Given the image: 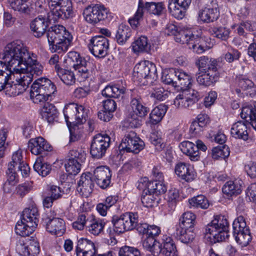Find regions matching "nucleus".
Wrapping results in <instances>:
<instances>
[{"mask_svg":"<svg viewBox=\"0 0 256 256\" xmlns=\"http://www.w3.org/2000/svg\"><path fill=\"white\" fill-rule=\"evenodd\" d=\"M48 6L50 11L47 13L46 16H38L30 22V28L35 37L42 36L52 22L68 19L72 16L71 0H50Z\"/></svg>","mask_w":256,"mask_h":256,"instance_id":"2","label":"nucleus"},{"mask_svg":"<svg viewBox=\"0 0 256 256\" xmlns=\"http://www.w3.org/2000/svg\"><path fill=\"white\" fill-rule=\"evenodd\" d=\"M94 176L96 184L102 188H108L110 184L112 174L108 167L99 166L94 171Z\"/></svg>","mask_w":256,"mask_h":256,"instance_id":"18","label":"nucleus"},{"mask_svg":"<svg viewBox=\"0 0 256 256\" xmlns=\"http://www.w3.org/2000/svg\"><path fill=\"white\" fill-rule=\"evenodd\" d=\"M6 181L17 184L18 179L16 173L14 170V166L12 164H8V168L6 171Z\"/></svg>","mask_w":256,"mask_h":256,"instance_id":"62","label":"nucleus"},{"mask_svg":"<svg viewBox=\"0 0 256 256\" xmlns=\"http://www.w3.org/2000/svg\"><path fill=\"white\" fill-rule=\"evenodd\" d=\"M10 2V6L14 10L26 14H30V8L26 3V0H11Z\"/></svg>","mask_w":256,"mask_h":256,"instance_id":"51","label":"nucleus"},{"mask_svg":"<svg viewBox=\"0 0 256 256\" xmlns=\"http://www.w3.org/2000/svg\"><path fill=\"white\" fill-rule=\"evenodd\" d=\"M67 60L73 62L72 68L80 73L84 79L89 78L96 68L92 60L81 56L79 53L75 51L68 52Z\"/></svg>","mask_w":256,"mask_h":256,"instance_id":"7","label":"nucleus"},{"mask_svg":"<svg viewBox=\"0 0 256 256\" xmlns=\"http://www.w3.org/2000/svg\"><path fill=\"white\" fill-rule=\"evenodd\" d=\"M230 154L229 147L226 145L219 146L214 148L212 150V156L214 159H225L228 157Z\"/></svg>","mask_w":256,"mask_h":256,"instance_id":"50","label":"nucleus"},{"mask_svg":"<svg viewBox=\"0 0 256 256\" xmlns=\"http://www.w3.org/2000/svg\"><path fill=\"white\" fill-rule=\"evenodd\" d=\"M77 104L70 103L66 104L64 110V114L68 126H76Z\"/></svg>","mask_w":256,"mask_h":256,"instance_id":"30","label":"nucleus"},{"mask_svg":"<svg viewBox=\"0 0 256 256\" xmlns=\"http://www.w3.org/2000/svg\"><path fill=\"white\" fill-rule=\"evenodd\" d=\"M178 69L170 68L163 71L162 76V81L166 84L172 85L175 87L177 78Z\"/></svg>","mask_w":256,"mask_h":256,"instance_id":"44","label":"nucleus"},{"mask_svg":"<svg viewBox=\"0 0 256 256\" xmlns=\"http://www.w3.org/2000/svg\"><path fill=\"white\" fill-rule=\"evenodd\" d=\"M196 64L198 67V72L218 70L216 60L212 58L209 59L208 56H200Z\"/></svg>","mask_w":256,"mask_h":256,"instance_id":"38","label":"nucleus"},{"mask_svg":"<svg viewBox=\"0 0 256 256\" xmlns=\"http://www.w3.org/2000/svg\"><path fill=\"white\" fill-rule=\"evenodd\" d=\"M103 109L110 112V113L113 112L116 109V103L115 100L110 98L104 100L103 102Z\"/></svg>","mask_w":256,"mask_h":256,"instance_id":"63","label":"nucleus"},{"mask_svg":"<svg viewBox=\"0 0 256 256\" xmlns=\"http://www.w3.org/2000/svg\"><path fill=\"white\" fill-rule=\"evenodd\" d=\"M122 220H120L117 226L119 232H126L136 229L140 234L147 236L149 226L146 223H141L137 212H127L124 214Z\"/></svg>","mask_w":256,"mask_h":256,"instance_id":"6","label":"nucleus"},{"mask_svg":"<svg viewBox=\"0 0 256 256\" xmlns=\"http://www.w3.org/2000/svg\"><path fill=\"white\" fill-rule=\"evenodd\" d=\"M177 79L175 87L180 88L182 90H184L189 88L192 85V76L182 70H178L177 72Z\"/></svg>","mask_w":256,"mask_h":256,"instance_id":"34","label":"nucleus"},{"mask_svg":"<svg viewBox=\"0 0 256 256\" xmlns=\"http://www.w3.org/2000/svg\"><path fill=\"white\" fill-rule=\"evenodd\" d=\"M198 84L205 87L214 84L220 78V73L218 70L199 72L196 75Z\"/></svg>","mask_w":256,"mask_h":256,"instance_id":"19","label":"nucleus"},{"mask_svg":"<svg viewBox=\"0 0 256 256\" xmlns=\"http://www.w3.org/2000/svg\"><path fill=\"white\" fill-rule=\"evenodd\" d=\"M233 235L236 242L242 246H246L252 240L248 227L243 216H239L232 224Z\"/></svg>","mask_w":256,"mask_h":256,"instance_id":"10","label":"nucleus"},{"mask_svg":"<svg viewBox=\"0 0 256 256\" xmlns=\"http://www.w3.org/2000/svg\"><path fill=\"white\" fill-rule=\"evenodd\" d=\"M36 224L34 222H30L28 224L26 222H20L18 221L16 225L15 230L17 234L22 236H28L32 234L36 229Z\"/></svg>","mask_w":256,"mask_h":256,"instance_id":"37","label":"nucleus"},{"mask_svg":"<svg viewBox=\"0 0 256 256\" xmlns=\"http://www.w3.org/2000/svg\"><path fill=\"white\" fill-rule=\"evenodd\" d=\"M110 142L111 138L108 134H98L95 135L90 144V154L92 156L96 159L104 156Z\"/></svg>","mask_w":256,"mask_h":256,"instance_id":"11","label":"nucleus"},{"mask_svg":"<svg viewBox=\"0 0 256 256\" xmlns=\"http://www.w3.org/2000/svg\"><path fill=\"white\" fill-rule=\"evenodd\" d=\"M94 186L92 174H83L78 182L77 190L82 196L87 198L92 193Z\"/></svg>","mask_w":256,"mask_h":256,"instance_id":"20","label":"nucleus"},{"mask_svg":"<svg viewBox=\"0 0 256 256\" xmlns=\"http://www.w3.org/2000/svg\"><path fill=\"white\" fill-rule=\"evenodd\" d=\"M2 58L16 74L40 76L42 72L43 66L30 56L27 47L20 40L8 43L4 48Z\"/></svg>","mask_w":256,"mask_h":256,"instance_id":"1","label":"nucleus"},{"mask_svg":"<svg viewBox=\"0 0 256 256\" xmlns=\"http://www.w3.org/2000/svg\"><path fill=\"white\" fill-rule=\"evenodd\" d=\"M144 142L136 136L133 131H130L126 134L122 140L120 146L122 149L126 152H132L134 154L138 153L144 148Z\"/></svg>","mask_w":256,"mask_h":256,"instance_id":"15","label":"nucleus"},{"mask_svg":"<svg viewBox=\"0 0 256 256\" xmlns=\"http://www.w3.org/2000/svg\"><path fill=\"white\" fill-rule=\"evenodd\" d=\"M149 141L158 151L162 150L166 146L164 140L162 138V133L160 132L154 131L152 132L149 137Z\"/></svg>","mask_w":256,"mask_h":256,"instance_id":"46","label":"nucleus"},{"mask_svg":"<svg viewBox=\"0 0 256 256\" xmlns=\"http://www.w3.org/2000/svg\"><path fill=\"white\" fill-rule=\"evenodd\" d=\"M164 10L165 6L163 2H144L142 0H139L135 18L138 20L142 18L144 10H146L150 14L160 16L162 14Z\"/></svg>","mask_w":256,"mask_h":256,"instance_id":"14","label":"nucleus"},{"mask_svg":"<svg viewBox=\"0 0 256 256\" xmlns=\"http://www.w3.org/2000/svg\"><path fill=\"white\" fill-rule=\"evenodd\" d=\"M131 36L130 28L126 25L120 24L117 30L116 38L118 44H124Z\"/></svg>","mask_w":256,"mask_h":256,"instance_id":"45","label":"nucleus"},{"mask_svg":"<svg viewBox=\"0 0 256 256\" xmlns=\"http://www.w3.org/2000/svg\"><path fill=\"white\" fill-rule=\"evenodd\" d=\"M16 250L22 256H36L40 251L39 243L34 240H30L28 244L20 243Z\"/></svg>","mask_w":256,"mask_h":256,"instance_id":"25","label":"nucleus"},{"mask_svg":"<svg viewBox=\"0 0 256 256\" xmlns=\"http://www.w3.org/2000/svg\"><path fill=\"white\" fill-rule=\"evenodd\" d=\"M196 216L192 212H186L180 218V222L176 226L193 228L196 222Z\"/></svg>","mask_w":256,"mask_h":256,"instance_id":"49","label":"nucleus"},{"mask_svg":"<svg viewBox=\"0 0 256 256\" xmlns=\"http://www.w3.org/2000/svg\"><path fill=\"white\" fill-rule=\"evenodd\" d=\"M46 228L48 232L58 236H62L65 232V223L64 220L60 218L50 217L44 220Z\"/></svg>","mask_w":256,"mask_h":256,"instance_id":"21","label":"nucleus"},{"mask_svg":"<svg viewBox=\"0 0 256 256\" xmlns=\"http://www.w3.org/2000/svg\"><path fill=\"white\" fill-rule=\"evenodd\" d=\"M125 90L124 88H120L118 85L107 86L102 92L103 96L109 98H122Z\"/></svg>","mask_w":256,"mask_h":256,"instance_id":"39","label":"nucleus"},{"mask_svg":"<svg viewBox=\"0 0 256 256\" xmlns=\"http://www.w3.org/2000/svg\"><path fill=\"white\" fill-rule=\"evenodd\" d=\"M46 35L50 49L52 52L59 54L68 50L72 40V36L62 25L50 26Z\"/></svg>","mask_w":256,"mask_h":256,"instance_id":"4","label":"nucleus"},{"mask_svg":"<svg viewBox=\"0 0 256 256\" xmlns=\"http://www.w3.org/2000/svg\"><path fill=\"white\" fill-rule=\"evenodd\" d=\"M34 169L40 175L44 177L49 174L50 172L51 166L44 162L42 156L38 157L34 164Z\"/></svg>","mask_w":256,"mask_h":256,"instance_id":"43","label":"nucleus"},{"mask_svg":"<svg viewBox=\"0 0 256 256\" xmlns=\"http://www.w3.org/2000/svg\"><path fill=\"white\" fill-rule=\"evenodd\" d=\"M228 222L224 216H218L203 230L206 242L213 244L222 242L229 236Z\"/></svg>","mask_w":256,"mask_h":256,"instance_id":"3","label":"nucleus"},{"mask_svg":"<svg viewBox=\"0 0 256 256\" xmlns=\"http://www.w3.org/2000/svg\"><path fill=\"white\" fill-rule=\"evenodd\" d=\"M119 256H141L140 250L134 247L124 246L120 248Z\"/></svg>","mask_w":256,"mask_h":256,"instance_id":"58","label":"nucleus"},{"mask_svg":"<svg viewBox=\"0 0 256 256\" xmlns=\"http://www.w3.org/2000/svg\"><path fill=\"white\" fill-rule=\"evenodd\" d=\"M77 112L76 118V126L78 124H82L86 122V118L88 117L87 112L86 110L82 106H78L77 104Z\"/></svg>","mask_w":256,"mask_h":256,"instance_id":"60","label":"nucleus"},{"mask_svg":"<svg viewBox=\"0 0 256 256\" xmlns=\"http://www.w3.org/2000/svg\"><path fill=\"white\" fill-rule=\"evenodd\" d=\"M174 38L176 42L182 44H186L188 48L192 50L194 52L200 54L206 50V42L198 34L190 32L187 33L180 28Z\"/></svg>","mask_w":256,"mask_h":256,"instance_id":"8","label":"nucleus"},{"mask_svg":"<svg viewBox=\"0 0 256 256\" xmlns=\"http://www.w3.org/2000/svg\"><path fill=\"white\" fill-rule=\"evenodd\" d=\"M240 56L241 53L238 50L234 48H230L224 54V58L227 62L231 63L234 61L238 60Z\"/></svg>","mask_w":256,"mask_h":256,"instance_id":"59","label":"nucleus"},{"mask_svg":"<svg viewBox=\"0 0 256 256\" xmlns=\"http://www.w3.org/2000/svg\"><path fill=\"white\" fill-rule=\"evenodd\" d=\"M133 78L140 84L153 86L158 78L156 65L148 60L137 64L134 68Z\"/></svg>","mask_w":256,"mask_h":256,"instance_id":"5","label":"nucleus"},{"mask_svg":"<svg viewBox=\"0 0 256 256\" xmlns=\"http://www.w3.org/2000/svg\"><path fill=\"white\" fill-rule=\"evenodd\" d=\"M124 216V214H121L120 216H114L110 222L106 221L104 219L101 220V222L103 224V230L104 229L106 230V232L108 234L112 241L111 243L115 244L116 242V240L114 238V233L116 232L118 234L123 233L124 232H119L118 228L120 229V228H118V222L120 220H122L123 218V216Z\"/></svg>","mask_w":256,"mask_h":256,"instance_id":"23","label":"nucleus"},{"mask_svg":"<svg viewBox=\"0 0 256 256\" xmlns=\"http://www.w3.org/2000/svg\"><path fill=\"white\" fill-rule=\"evenodd\" d=\"M31 188V185L29 182H24L19 184L16 188V194L22 196L30 190Z\"/></svg>","mask_w":256,"mask_h":256,"instance_id":"64","label":"nucleus"},{"mask_svg":"<svg viewBox=\"0 0 256 256\" xmlns=\"http://www.w3.org/2000/svg\"><path fill=\"white\" fill-rule=\"evenodd\" d=\"M108 10L104 6L98 4L92 6H89L86 8L83 12L85 20L93 24L104 20L108 18Z\"/></svg>","mask_w":256,"mask_h":256,"instance_id":"13","label":"nucleus"},{"mask_svg":"<svg viewBox=\"0 0 256 256\" xmlns=\"http://www.w3.org/2000/svg\"><path fill=\"white\" fill-rule=\"evenodd\" d=\"M28 146L34 155L46 156L48 152L52 150V146L43 138L40 136L29 140Z\"/></svg>","mask_w":256,"mask_h":256,"instance_id":"17","label":"nucleus"},{"mask_svg":"<svg viewBox=\"0 0 256 256\" xmlns=\"http://www.w3.org/2000/svg\"><path fill=\"white\" fill-rule=\"evenodd\" d=\"M38 215V211L36 208H26L24 210L21 215L20 222H24L28 224L29 222H33L35 223L36 228L38 222L37 218Z\"/></svg>","mask_w":256,"mask_h":256,"instance_id":"41","label":"nucleus"},{"mask_svg":"<svg viewBox=\"0 0 256 256\" xmlns=\"http://www.w3.org/2000/svg\"><path fill=\"white\" fill-rule=\"evenodd\" d=\"M204 128L201 124L194 120L190 126V132L192 136H196L200 135Z\"/></svg>","mask_w":256,"mask_h":256,"instance_id":"61","label":"nucleus"},{"mask_svg":"<svg viewBox=\"0 0 256 256\" xmlns=\"http://www.w3.org/2000/svg\"><path fill=\"white\" fill-rule=\"evenodd\" d=\"M103 223L101 220L96 218L93 215L89 214L86 224V230L94 236L98 235L103 230Z\"/></svg>","mask_w":256,"mask_h":256,"instance_id":"33","label":"nucleus"},{"mask_svg":"<svg viewBox=\"0 0 256 256\" xmlns=\"http://www.w3.org/2000/svg\"><path fill=\"white\" fill-rule=\"evenodd\" d=\"M89 214L86 213L80 214L77 220L72 224V228L74 230H82L84 226L86 228V224Z\"/></svg>","mask_w":256,"mask_h":256,"instance_id":"54","label":"nucleus"},{"mask_svg":"<svg viewBox=\"0 0 256 256\" xmlns=\"http://www.w3.org/2000/svg\"><path fill=\"white\" fill-rule=\"evenodd\" d=\"M162 240V254L164 256H177L178 252L172 238L167 236H164Z\"/></svg>","mask_w":256,"mask_h":256,"instance_id":"35","label":"nucleus"},{"mask_svg":"<svg viewBox=\"0 0 256 256\" xmlns=\"http://www.w3.org/2000/svg\"><path fill=\"white\" fill-rule=\"evenodd\" d=\"M90 47L91 52L99 58H104L108 54L109 48L108 40L102 36H96L90 40Z\"/></svg>","mask_w":256,"mask_h":256,"instance_id":"16","label":"nucleus"},{"mask_svg":"<svg viewBox=\"0 0 256 256\" xmlns=\"http://www.w3.org/2000/svg\"><path fill=\"white\" fill-rule=\"evenodd\" d=\"M168 9L172 15L178 20H181L185 16L186 10L173 2H168Z\"/></svg>","mask_w":256,"mask_h":256,"instance_id":"52","label":"nucleus"},{"mask_svg":"<svg viewBox=\"0 0 256 256\" xmlns=\"http://www.w3.org/2000/svg\"><path fill=\"white\" fill-rule=\"evenodd\" d=\"M76 256H94L96 250L94 243L84 238H80L78 241L76 248Z\"/></svg>","mask_w":256,"mask_h":256,"instance_id":"22","label":"nucleus"},{"mask_svg":"<svg viewBox=\"0 0 256 256\" xmlns=\"http://www.w3.org/2000/svg\"><path fill=\"white\" fill-rule=\"evenodd\" d=\"M13 70L10 68L8 63L0 61V91L4 90L10 96L18 95Z\"/></svg>","mask_w":256,"mask_h":256,"instance_id":"9","label":"nucleus"},{"mask_svg":"<svg viewBox=\"0 0 256 256\" xmlns=\"http://www.w3.org/2000/svg\"><path fill=\"white\" fill-rule=\"evenodd\" d=\"M155 194L145 192L142 195L141 201L143 206L146 208H152L154 206L156 203V198Z\"/></svg>","mask_w":256,"mask_h":256,"instance_id":"57","label":"nucleus"},{"mask_svg":"<svg viewBox=\"0 0 256 256\" xmlns=\"http://www.w3.org/2000/svg\"><path fill=\"white\" fill-rule=\"evenodd\" d=\"M173 235L178 240L186 244L192 242L195 238L194 228L180 227V226H176Z\"/></svg>","mask_w":256,"mask_h":256,"instance_id":"26","label":"nucleus"},{"mask_svg":"<svg viewBox=\"0 0 256 256\" xmlns=\"http://www.w3.org/2000/svg\"><path fill=\"white\" fill-rule=\"evenodd\" d=\"M180 148L182 152L188 156L191 160L195 162L200 160V153L194 151L197 148L194 143L189 141L183 142L180 144Z\"/></svg>","mask_w":256,"mask_h":256,"instance_id":"31","label":"nucleus"},{"mask_svg":"<svg viewBox=\"0 0 256 256\" xmlns=\"http://www.w3.org/2000/svg\"><path fill=\"white\" fill-rule=\"evenodd\" d=\"M190 206L194 208L207 209L210 206L208 198L204 195H198L188 200Z\"/></svg>","mask_w":256,"mask_h":256,"instance_id":"47","label":"nucleus"},{"mask_svg":"<svg viewBox=\"0 0 256 256\" xmlns=\"http://www.w3.org/2000/svg\"><path fill=\"white\" fill-rule=\"evenodd\" d=\"M132 50L134 52H149L151 45L148 42L147 37L141 36L132 44Z\"/></svg>","mask_w":256,"mask_h":256,"instance_id":"40","label":"nucleus"},{"mask_svg":"<svg viewBox=\"0 0 256 256\" xmlns=\"http://www.w3.org/2000/svg\"><path fill=\"white\" fill-rule=\"evenodd\" d=\"M209 32L213 36L222 40H226L230 37V30L226 27H210L209 28Z\"/></svg>","mask_w":256,"mask_h":256,"instance_id":"48","label":"nucleus"},{"mask_svg":"<svg viewBox=\"0 0 256 256\" xmlns=\"http://www.w3.org/2000/svg\"><path fill=\"white\" fill-rule=\"evenodd\" d=\"M246 122L239 120L234 124L230 130V134L232 137L236 138L247 140L248 139V124L249 121L248 118H243ZM251 124V122H250Z\"/></svg>","mask_w":256,"mask_h":256,"instance_id":"24","label":"nucleus"},{"mask_svg":"<svg viewBox=\"0 0 256 256\" xmlns=\"http://www.w3.org/2000/svg\"><path fill=\"white\" fill-rule=\"evenodd\" d=\"M240 116L242 118H248L250 120L252 126L256 130V102L254 104V108L252 106L243 107Z\"/></svg>","mask_w":256,"mask_h":256,"instance_id":"42","label":"nucleus"},{"mask_svg":"<svg viewBox=\"0 0 256 256\" xmlns=\"http://www.w3.org/2000/svg\"><path fill=\"white\" fill-rule=\"evenodd\" d=\"M175 172L187 182L193 180L196 177V174L190 168L189 166L184 162H180L176 166Z\"/></svg>","mask_w":256,"mask_h":256,"instance_id":"28","label":"nucleus"},{"mask_svg":"<svg viewBox=\"0 0 256 256\" xmlns=\"http://www.w3.org/2000/svg\"><path fill=\"white\" fill-rule=\"evenodd\" d=\"M224 194L228 196H236L242 192V186L237 182L229 180L222 188Z\"/></svg>","mask_w":256,"mask_h":256,"instance_id":"36","label":"nucleus"},{"mask_svg":"<svg viewBox=\"0 0 256 256\" xmlns=\"http://www.w3.org/2000/svg\"><path fill=\"white\" fill-rule=\"evenodd\" d=\"M70 158L78 162L82 163L84 162L86 153L82 148L70 150L69 152Z\"/></svg>","mask_w":256,"mask_h":256,"instance_id":"55","label":"nucleus"},{"mask_svg":"<svg viewBox=\"0 0 256 256\" xmlns=\"http://www.w3.org/2000/svg\"><path fill=\"white\" fill-rule=\"evenodd\" d=\"M220 12L217 8L208 6L200 10L198 12V18L204 22L209 23L218 20Z\"/></svg>","mask_w":256,"mask_h":256,"instance_id":"27","label":"nucleus"},{"mask_svg":"<svg viewBox=\"0 0 256 256\" xmlns=\"http://www.w3.org/2000/svg\"><path fill=\"white\" fill-rule=\"evenodd\" d=\"M151 90V96L158 100H164L168 96L166 92L160 84H154Z\"/></svg>","mask_w":256,"mask_h":256,"instance_id":"56","label":"nucleus"},{"mask_svg":"<svg viewBox=\"0 0 256 256\" xmlns=\"http://www.w3.org/2000/svg\"><path fill=\"white\" fill-rule=\"evenodd\" d=\"M56 72L57 75L64 84L68 86H72L75 84V75L72 70L63 69L60 66H56Z\"/></svg>","mask_w":256,"mask_h":256,"instance_id":"32","label":"nucleus"},{"mask_svg":"<svg viewBox=\"0 0 256 256\" xmlns=\"http://www.w3.org/2000/svg\"><path fill=\"white\" fill-rule=\"evenodd\" d=\"M130 106L132 111L129 114V122L132 124V126L139 127L142 120L140 118H144L149 112V108L142 103L140 98H134L130 102Z\"/></svg>","mask_w":256,"mask_h":256,"instance_id":"12","label":"nucleus"},{"mask_svg":"<svg viewBox=\"0 0 256 256\" xmlns=\"http://www.w3.org/2000/svg\"><path fill=\"white\" fill-rule=\"evenodd\" d=\"M65 168L69 175L74 176L80 172L81 168V163L69 158L68 162L65 164Z\"/></svg>","mask_w":256,"mask_h":256,"instance_id":"53","label":"nucleus"},{"mask_svg":"<svg viewBox=\"0 0 256 256\" xmlns=\"http://www.w3.org/2000/svg\"><path fill=\"white\" fill-rule=\"evenodd\" d=\"M168 106L165 104H159L151 112L149 116V123L156 125L160 122L168 110Z\"/></svg>","mask_w":256,"mask_h":256,"instance_id":"29","label":"nucleus"}]
</instances>
